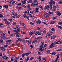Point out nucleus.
I'll return each mask as SVG.
<instances>
[{
    "instance_id": "6ab92c4d",
    "label": "nucleus",
    "mask_w": 62,
    "mask_h": 62,
    "mask_svg": "<svg viewBox=\"0 0 62 62\" xmlns=\"http://www.w3.org/2000/svg\"><path fill=\"white\" fill-rule=\"evenodd\" d=\"M8 43H6V45L4 46V47H8Z\"/></svg>"
},
{
    "instance_id": "393cba45",
    "label": "nucleus",
    "mask_w": 62,
    "mask_h": 62,
    "mask_svg": "<svg viewBox=\"0 0 62 62\" xmlns=\"http://www.w3.org/2000/svg\"><path fill=\"white\" fill-rule=\"evenodd\" d=\"M47 48H44L43 49H42V52H44L45 50H46V49H47Z\"/></svg>"
},
{
    "instance_id": "5701e85b",
    "label": "nucleus",
    "mask_w": 62,
    "mask_h": 62,
    "mask_svg": "<svg viewBox=\"0 0 62 62\" xmlns=\"http://www.w3.org/2000/svg\"><path fill=\"white\" fill-rule=\"evenodd\" d=\"M38 31H36V32L34 31V34L35 35H37L38 34Z\"/></svg>"
},
{
    "instance_id": "bf43d9fd",
    "label": "nucleus",
    "mask_w": 62,
    "mask_h": 62,
    "mask_svg": "<svg viewBox=\"0 0 62 62\" xmlns=\"http://www.w3.org/2000/svg\"><path fill=\"white\" fill-rule=\"evenodd\" d=\"M30 7H31L30 5H28L27 6V8H30Z\"/></svg>"
},
{
    "instance_id": "c9c22d12",
    "label": "nucleus",
    "mask_w": 62,
    "mask_h": 62,
    "mask_svg": "<svg viewBox=\"0 0 62 62\" xmlns=\"http://www.w3.org/2000/svg\"><path fill=\"white\" fill-rule=\"evenodd\" d=\"M18 16L17 14H15V13L13 17H15V16Z\"/></svg>"
},
{
    "instance_id": "b1692460",
    "label": "nucleus",
    "mask_w": 62,
    "mask_h": 62,
    "mask_svg": "<svg viewBox=\"0 0 62 62\" xmlns=\"http://www.w3.org/2000/svg\"><path fill=\"white\" fill-rule=\"evenodd\" d=\"M28 3H33V2L32 1V0H30L28 1Z\"/></svg>"
},
{
    "instance_id": "20e7f679",
    "label": "nucleus",
    "mask_w": 62,
    "mask_h": 62,
    "mask_svg": "<svg viewBox=\"0 0 62 62\" xmlns=\"http://www.w3.org/2000/svg\"><path fill=\"white\" fill-rule=\"evenodd\" d=\"M18 40H17L16 41V42H21V41H22V39H21L20 38H17Z\"/></svg>"
},
{
    "instance_id": "864d4df0",
    "label": "nucleus",
    "mask_w": 62,
    "mask_h": 62,
    "mask_svg": "<svg viewBox=\"0 0 62 62\" xmlns=\"http://www.w3.org/2000/svg\"><path fill=\"white\" fill-rule=\"evenodd\" d=\"M26 19H27V20H29V16H27L26 17Z\"/></svg>"
},
{
    "instance_id": "49530a36",
    "label": "nucleus",
    "mask_w": 62,
    "mask_h": 62,
    "mask_svg": "<svg viewBox=\"0 0 62 62\" xmlns=\"http://www.w3.org/2000/svg\"><path fill=\"white\" fill-rule=\"evenodd\" d=\"M39 7H40V8H41V9H42V10H43V7H42V6L41 5H40L39 6Z\"/></svg>"
},
{
    "instance_id": "bb28decb",
    "label": "nucleus",
    "mask_w": 62,
    "mask_h": 62,
    "mask_svg": "<svg viewBox=\"0 0 62 62\" xmlns=\"http://www.w3.org/2000/svg\"><path fill=\"white\" fill-rule=\"evenodd\" d=\"M19 26V25H17L14 28L15 29H16V28H17Z\"/></svg>"
},
{
    "instance_id": "603ef678",
    "label": "nucleus",
    "mask_w": 62,
    "mask_h": 62,
    "mask_svg": "<svg viewBox=\"0 0 62 62\" xmlns=\"http://www.w3.org/2000/svg\"><path fill=\"white\" fill-rule=\"evenodd\" d=\"M51 30L53 31H55V29L54 28H52V29Z\"/></svg>"
},
{
    "instance_id": "a878e982",
    "label": "nucleus",
    "mask_w": 62,
    "mask_h": 62,
    "mask_svg": "<svg viewBox=\"0 0 62 62\" xmlns=\"http://www.w3.org/2000/svg\"><path fill=\"white\" fill-rule=\"evenodd\" d=\"M44 42H42L41 43L40 45L43 46L44 45Z\"/></svg>"
},
{
    "instance_id": "a19ab883",
    "label": "nucleus",
    "mask_w": 62,
    "mask_h": 62,
    "mask_svg": "<svg viewBox=\"0 0 62 62\" xmlns=\"http://www.w3.org/2000/svg\"><path fill=\"white\" fill-rule=\"evenodd\" d=\"M39 3L38 2H36L35 4V5L36 6H37V5H39Z\"/></svg>"
},
{
    "instance_id": "423d86ee",
    "label": "nucleus",
    "mask_w": 62,
    "mask_h": 62,
    "mask_svg": "<svg viewBox=\"0 0 62 62\" xmlns=\"http://www.w3.org/2000/svg\"><path fill=\"white\" fill-rule=\"evenodd\" d=\"M53 11H55L56 10V7L54 6H53Z\"/></svg>"
},
{
    "instance_id": "e2e57ef3",
    "label": "nucleus",
    "mask_w": 62,
    "mask_h": 62,
    "mask_svg": "<svg viewBox=\"0 0 62 62\" xmlns=\"http://www.w3.org/2000/svg\"><path fill=\"white\" fill-rule=\"evenodd\" d=\"M11 40H7L6 42H10Z\"/></svg>"
},
{
    "instance_id": "c85d7f7f",
    "label": "nucleus",
    "mask_w": 62,
    "mask_h": 62,
    "mask_svg": "<svg viewBox=\"0 0 62 62\" xmlns=\"http://www.w3.org/2000/svg\"><path fill=\"white\" fill-rule=\"evenodd\" d=\"M19 57H19V56L16 57L15 58V60H16H16H18V59H19Z\"/></svg>"
},
{
    "instance_id": "13d9d810",
    "label": "nucleus",
    "mask_w": 62,
    "mask_h": 62,
    "mask_svg": "<svg viewBox=\"0 0 62 62\" xmlns=\"http://www.w3.org/2000/svg\"><path fill=\"white\" fill-rule=\"evenodd\" d=\"M49 14H52V15H53V12H49Z\"/></svg>"
},
{
    "instance_id": "58836bf2",
    "label": "nucleus",
    "mask_w": 62,
    "mask_h": 62,
    "mask_svg": "<svg viewBox=\"0 0 62 62\" xmlns=\"http://www.w3.org/2000/svg\"><path fill=\"white\" fill-rule=\"evenodd\" d=\"M29 60V58L28 57H27V59L26 60V61L27 62V61H28Z\"/></svg>"
},
{
    "instance_id": "4468645a",
    "label": "nucleus",
    "mask_w": 62,
    "mask_h": 62,
    "mask_svg": "<svg viewBox=\"0 0 62 62\" xmlns=\"http://www.w3.org/2000/svg\"><path fill=\"white\" fill-rule=\"evenodd\" d=\"M4 7L5 8H8V5H4Z\"/></svg>"
},
{
    "instance_id": "338daca9",
    "label": "nucleus",
    "mask_w": 62,
    "mask_h": 62,
    "mask_svg": "<svg viewBox=\"0 0 62 62\" xmlns=\"http://www.w3.org/2000/svg\"><path fill=\"white\" fill-rule=\"evenodd\" d=\"M54 42V44L55 43V44H59V43L58 42Z\"/></svg>"
},
{
    "instance_id": "72a5a7b5",
    "label": "nucleus",
    "mask_w": 62,
    "mask_h": 62,
    "mask_svg": "<svg viewBox=\"0 0 62 62\" xmlns=\"http://www.w3.org/2000/svg\"><path fill=\"white\" fill-rule=\"evenodd\" d=\"M41 29V28L40 27H38L37 28V29L38 30H40Z\"/></svg>"
},
{
    "instance_id": "3c124183",
    "label": "nucleus",
    "mask_w": 62,
    "mask_h": 62,
    "mask_svg": "<svg viewBox=\"0 0 62 62\" xmlns=\"http://www.w3.org/2000/svg\"><path fill=\"white\" fill-rule=\"evenodd\" d=\"M25 55H26V56H27L28 55H29V54H28V53H25Z\"/></svg>"
},
{
    "instance_id": "f704fd0d",
    "label": "nucleus",
    "mask_w": 62,
    "mask_h": 62,
    "mask_svg": "<svg viewBox=\"0 0 62 62\" xmlns=\"http://www.w3.org/2000/svg\"><path fill=\"white\" fill-rule=\"evenodd\" d=\"M56 17V16H55V17H53V20H54V19H57V18Z\"/></svg>"
},
{
    "instance_id": "cd10ccee",
    "label": "nucleus",
    "mask_w": 62,
    "mask_h": 62,
    "mask_svg": "<svg viewBox=\"0 0 62 62\" xmlns=\"http://www.w3.org/2000/svg\"><path fill=\"white\" fill-rule=\"evenodd\" d=\"M29 16L30 17H31V18H33V17H34V16H33L31 14H29Z\"/></svg>"
},
{
    "instance_id": "4d7b16f0",
    "label": "nucleus",
    "mask_w": 62,
    "mask_h": 62,
    "mask_svg": "<svg viewBox=\"0 0 62 62\" xmlns=\"http://www.w3.org/2000/svg\"><path fill=\"white\" fill-rule=\"evenodd\" d=\"M15 2H16V1H13V2H12V4L14 5V3H15Z\"/></svg>"
},
{
    "instance_id": "9b49d317",
    "label": "nucleus",
    "mask_w": 62,
    "mask_h": 62,
    "mask_svg": "<svg viewBox=\"0 0 62 62\" xmlns=\"http://www.w3.org/2000/svg\"><path fill=\"white\" fill-rule=\"evenodd\" d=\"M5 23V24H10V22H9L8 21H5L4 22Z\"/></svg>"
},
{
    "instance_id": "79ce46f5",
    "label": "nucleus",
    "mask_w": 62,
    "mask_h": 62,
    "mask_svg": "<svg viewBox=\"0 0 62 62\" xmlns=\"http://www.w3.org/2000/svg\"><path fill=\"white\" fill-rule=\"evenodd\" d=\"M16 22H14V23H13V25H16Z\"/></svg>"
},
{
    "instance_id": "5fc2aeb1",
    "label": "nucleus",
    "mask_w": 62,
    "mask_h": 62,
    "mask_svg": "<svg viewBox=\"0 0 62 62\" xmlns=\"http://www.w3.org/2000/svg\"><path fill=\"white\" fill-rule=\"evenodd\" d=\"M58 4H62V1H60L58 2Z\"/></svg>"
},
{
    "instance_id": "473e14b6",
    "label": "nucleus",
    "mask_w": 62,
    "mask_h": 62,
    "mask_svg": "<svg viewBox=\"0 0 62 62\" xmlns=\"http://www.w3.org/2000/svg\"><path fill=\"white\" fill-rule=\"evenodd\" d=\"M16 37L17 38H18L19 37V35L18 34H16Z\"/></svg>"
},
{
    "instance_id": "de8ad7c7",
    "label": "nucleus",
    "mask_w": 62,
    "mask_h": 62,
    "mask_svg": "<svg viewBox=\"0 0 62 62\" xmlns=\"http://www.w3.org/2000/svg\"><path fill=\"white\" fill-rule=\"evenodd\" d=\"M34 11L35 13H36V12H39V11L38 10H35Z\"/></svg>"
},
{
    "instance_id": "c03bdc74",
    "label": "nucleus",
    "mask_w": 62,
    "mask_h": 62,
    "mask_svg": "<svg viewBox=\"0 0 62 62\" xmlns=\"http://www.w3.org/2000/svg\"><path fill=\"white\" fill-rule=\"evenodd\" d=\"M58 24H59V25H62V22H59L58 23Z\"/></svg>"
},
{
    "instance_id": "a18cd8bd",
    "label": "nucleus",
    "mask_w": 62,
    "mask_h": 62,
    "mask_svg": "<svg viewBox=\"0 0 62 62\" xmlns=\"http://www.w3.org/2000/svg\"><path fill=\"white\" fill-rule=\"evenodd\" d=\"M50 53V50H48L47 52V54H49Z\"/></svg>"
},
{
    "instance_id": "774afa93",
    "label": "nucleus",
    "mask_w": 62,
    "mask_h": 62,
    "mask_svg": "<svg viewBox=\"0 0 62 62\" xmlns=\"http://www.w3.org/2000/svg\"><path fill=\"white\" fill-rule=\"evenodd\" d=\"M15 13H12V16H14V14Z\"/></svg>"
},
{
    "instance_id": "0e129e2a",
    "label": "nucleus",
    "mask_w": 62,
    "mask_h": 62,
    "mask_svg": "<svg viewBox=\"0 0 62 62\" xmlns=\"http://www.w3.org/2000/svg\"><path fill=\"white\" fill-rule=\"evenodd\" d=\"M30 24H32V25H33L34 24V23H32V22H31L30 23Z\"/></svg>"
},
{
    "instance_id": "c756f323",
    "label": "nucleus",
    "mask_w": 62,
    "mask_h": 62,
    "mask_svg": "<svg viewBox=\"0 0 62 62\" xmlns=\"http://www.w3.org/2000/svg\"><path fill=\"white\" fill-rule=\"evenodd\" d=\"M41 57L40 56H39V58L38 59V60H39V61H40L41 60Z\"/></svg>"
},
{
    "instance_id": "4c0bfd02",
    "label": "nucleus",
    "mask_w": 62,
    "mask_h": 62,
    "mask_svg": "<svg viewBox=\"0 0 62 62\" xmlns=\"http://www.w3.org/2000/svg\"><path fill=\"white\" fill-rule=\"evenodd\" d=\"M37 37L38 39H41L42 38L41 37Z\"/></svg>"
},
{
    "instance_id": "6e6d98bb",
    "label": "nucleus",
    "mask_w": 62,
    "mask_h": 62,
    "mask_svg": "<svg viewBox=\"0 0 62 62\" xmlns=\"http://www.w3.org/2000/svg\"><path fill=\"white\" fill-rule=\"evenodd\" d=\"M35 6V4L34 3H32L31 4V6Z\"/></svg>"
},
{
    "instance_id": "ddd939ff",
    "label": "nucleus",
    "mask_w": 62,
    "mask_h": 62,
    "mask_svg": "<svg viewBox=\"0 0 62 62\" xmlns=\"http://www.w3.org/2000/svg\"><path fill=\"white\" fill-rule=\"evenodd\" d=\"M53 35V33L52 32H51L50 33H49L48 35V37H49V36H51Z\"/></svg>"
},
{
    "instance_id": "e433bc0d",
    "label": "nucleus",
    "mask_w": 62,
    "mask_h": 62,
    "mask_svg": "<svg viewBox=\"0 0 62 62\" xmlns=\"http://www.w3.org/2000/svg\"><path fill=\"white\" fill-rule=\"evenodd\" d=\"M22 25L23 26H24V27L25 26V25L24 23H23L22 24Z\"/></svg>"
},
{
    "instance_id": "f3484780",
    "label": "nucleus",
    "mask_w": 62,
    "mask_h": 62,
    "mask_svg": "<svg viewBox=\"0 0 62 62\" xmlns=\"http://www.w3.org/2000/svg\"><path fill=\"white\" fill-rule=\"evenodd\" d=\"M20 29H17V31H16V33H19L20 32Z\"/></svg>"
},
{
    "instance_id": "680f3d73",
    "label": "nucleus",
    "mask_w": 62,
    "mask_h": 62,
    "mask_svg": "<svg viewBox=\"0 0 62 62\" xmlns=\"http://www.w3.org/2000/svg\"><path fill=\"white\" fill-rule=\"evenodd\" d=\"M2 50L3 51H5V49L4 48V47H2Z\"/></svg>"
},
{
    "instance_id": "aec40b11",
    "label": "nucleus",
    "mask_w": 62,
    "mask_h": 62,
    "mask_svg": "<svg viewBox=\"0 0 62 62\" xmlns=\"http://www.w3.org/2000/svg\"><path fill=\"white\" fill-rule=\"evenodd\" d=\"M38 34V35H41V33H40V32H39V31H37Z\"/></svg>"
},
{
    "instance_id": "9d476101",
    "label": "nucleus",
    "mask_w": 62,
    "mask_h": 62,
    "mask_svg": "<svg viewBox=\"0 0 62 62\" xmlns=\"http://www.w3.org/2000/svg\"><path fill=\"white\" fill-rule=\"evenodd\" d=\"M55 23V21H53L50 22V24H54V23Z\"/></svg>"
},
{
    "instance_id": "f03ea898",
    "label": "nucleus",
    "mask_w": 62,
    "mask_h": 62,
    "mask_svg": "<svg viewBox=\"0 0 62 62\" xmlns=\"http://www.w3.org/2000/svg\"><path fill=\"white\" fill-rule=\"evenodd\" d=\"M49 4H51L53 5V4L54 5H55V2L54 1H53V0H51L50 2H49Z\"/></svg>"
},
{
    "instance_id": "ea45409f",
    "label": "nucleus",
    "mask_w": 62,
    "mask_h": 62,
    "mask_svg": "<svg viewBox=\"0 0 62 62\" xmlns=\"http://www.w3.org/2000/svg\"><path fill=\"white\" fill-rule=\"evenodd\" d=\"M22 42L24 43H25V40L23 39Z\"/></svg>"
},
{
    "instance_id": "09e8293b",
    "label": "nucleus",
    "mask_w": 62,
    "mask_h": 62,
    "mask_svg": "<svg viewBox=\"0 0 62 62\" xmlns=\"http://www.w3.org/2000/svg\"><path fill=\"white\" fill-rule=\"evenodd\" d=\"M25 55V54H23L22 55V57H24Z\"/></svg>"
},
{
    "instance_id": "39448f33",
    "label": "nucleus",
    "mask_w": 62,
    "mask_h": 62,
    "mask_svg": "<svg viewBox=\"0 0 62 62\" xmlns=\"http://www.w3.org/2000/svg\"><path fill=\"white\" fill-rule=\"evenodd\" d=\"M49 5H45V7H44V9H48L49 8Z\"/></svg>"
},
{
    "instance_id": "052dcab7",
    "label": "nucleus",
    "mask_w": 62,
    "mask_h": 62,
    "mask_svg": "<svg viewBox=\"0 0 62 62\" xmlns=\"http://www.w3.org/2000/svg\"><path fill=\"white\" fill-rule=\"evenodd\" d=\"M8 58L7 57L4 58V59H5V60H8Z\"/></svg>"
},
{
    "instance_id": "2eb2a0df",
    "label": "nucleus",
    "mask_w": 62,
    "mask_h": 62,
    "mask_svg": "<svg viewBox=\"0 0 62 62\" xmlns=\"http://www.w3.org/2000/svg\"><path fill=\"white\" fill-rule=\"evenodd\" d=\"M41 23V21L40 20L38 21H37L36 22V23L37 24H40Z\"/></svg>"
},
{
    "instance_id": "412c9836",
    "label": "nucleus",
    "mask_w": 62,
    "mask_h": 62,
    "mask_svg": "<svg viewBox=\"0 0 62 62\" xmlns=\"http://www.w3.org/2000/svg\"><path fill=\"white\" fill-rule=\"evenodd\" d=\"M34 40L36 42L37 41H39V39H38V37H37Z\"/></svg>"
},
{
    "instance_id": "dca6fc26",
    "label": "nucleus",
    "mask_w": 62,
    "mask_h": 62,
    "mask_svg": "<svg viewBox=\"0 0 62 62\" xmlns=\"http://www.w3.org/2000/svg\"><path fill=\"white\" fill-rule=\"evenodd\" d=\"M1 36H2V37H5V34L3 33V32H2V33H1Z\"/></svg>"
},
{
    "instance_id": "1a4fd4ad",
    "label": "nucleus",
    "mask_w": 62,
    "mask_h": 62,
    "mask_svg": "<svg viewBox=\"0 0 62 62\" xmlns=\"http://www.w3.org/2000/svg\"><path fill=\"white\" fill-rule=\"evenodd\" d=\"M56 38V36L54 35L52 36H51V39H54Z\"/></svg>"
},
{
    "instance_id": "f8f14e48",
    "label": "nucleus",
    "mask_w": 62,
    "mask_h": 62,
    "mask_svg": "<svg viewBox=\"0 0 62 62\" xmlns=\"http://www.w3.org/2000/svg\"><path fill=\"white\" fill-rule=\"evenodd\" d=\"M50 54H52L53 55H55L56 54V53L55 52H53L52 53H50Z\"/></svg>"
},
{
    "instance_id": "6e6552de",
    "label": "nucleus",
    "mask_w": 62,
    "mask_h": 62,
    "mask_svg": "<svg viewBox=\"0 0 62 62\" xmlns=\"http://www.w3.org/2000/svg\"><path fill=\"white\" fill-rule=\"evenodd\" d=\"M52 5H53L52 4H50L49 5V8L51 10L52 9V7H53V6Z\"/></svg>"
},
{
    "instance_id": "a211bd4d",
    "label": "nucleus",
    "mask_w": 62,
    "mask_h": 62,
    "mask_svg": "<svg viewBox=\"0 0 62 62\" xmlns=\"http://www.w3.org/2000/svg\"><path fill=\"white\" fill-rule=\"evenodd\" d=\"M21 2L23 4H26V1H22Z\"/></svg>"
},
{
    "instance_id": "0eeeda50",
    "label": "nucleus",
    "mask_w": 62,
    "mask_h": 62,
    "mask_svg": "<svg viewBox=\"0 0 62 62\" xmlns=\"http://www.w3.org/2000/svg\"><path fill=\"white\" fill-rule=\"evenodd\" d=\"M56 14L58 16H60L61 15V13H60V12L59 11H57Z\"/></svg>"
},
{
    "instance_id": "4be33fe9",
    "label": "nucleus",
    "mask_w": 62,
    "mask_h": 62,
    "mask_svg": "<svg viewBox=\"0 0 62 62\" xmlns=\"http://www.w3.org/2000/svg\"><path fill=\"white\" fill-rule=\"evenodd\" d=\"M23 16L24 18H26V17H27V16H26V15L25 14H24Z\"/></svg>"
},
{
    "instance_id": "f257e3e1",
    "label": "nucleus",
    "mask_w": 62,
    "mask_h": 62,
    "mask_svg": "<svg viewBox=\"0 0 62 62\" xmlns=\"http://www.w3.org/2000/svg\"><path fill=\"white\" fill-rule=\"evenodd\" d=\"M54 42H53L49 46L50 48H52V47L53 48L54 46Z\"/></svg>"
},
{
    "instance_id": "7ed1b4c3",
    "label": "nucleus",
    "mask_w": 62,
    "mask_h": 62,
    "mask_svg": "<svg viewBox=\"0 0 62 62\" xmlns=\"http://www.w3.org/2000/svg\"><path fill=\"white\" fill-rule=\"evenodd\" d=\"M43 47V46L40 45V48H39V51L42 52V49H42Z\"/></svg>"
},
{
    "instance_id": "8fccbe9b",
    "label": "nucleus",
    "mask_w": 62,
    "mask_h": 62,
    "mask_svg": "<svg viewBox=\"0 0 62 62\" xmlns=\"http://www.w3.org/2000/svg\"><path fill=\"white\" fill-rule=\"evenodd\" d=\"M3 17V15L0 14V18H1V17Z\"/></svg>"
},
{
    "instance_id": "7c9ffc66",
    "label": "nucleus",
    "mask_w": 62,
    "mask_h": 62,
    "mask_svg": "<svg viewBox=\"0 0 62 62\" xmlns=\"http://www.w3.org/2000/svg\"><path fill=\"white\" fill-rule=\"evenodd\" d=\"M44 14L45 15H47V16H50V14L46 13H44Z\"/></svg>"
},
{
    "instance_id": "37998d69",
    "label": "nucleus",
    "mask_w": 62,
    "mask_h": 62,
    "mask_svg": "<svg viewBox=\"0 0 62 62\" xmlns=\"http://www.w3.org/2000/svg\"><path fill=\"white\" fill-rule=\"evenodd\" d=\"M34 59V58L32 57H31L30 58V60H32V59Z\"/></svg>"
},
{
    "instance_id": "69168bd1",
    "label": "nucleus",
    "mask_w": 62,
    "mask_h": 62,
    "mask_svg": "<svg viewBox=\"0 0 62 62\" xmlns=\"http://www.w3.org/2000/svg\"><path fill=\"white\" fill-rule=\"evenodd\" d=\"M33 33V32H30L29 33V35H32Z\"/></svg>"
},
{
    "instance_id": "2f4dec72",
    "label": "nucleus",
    "mask_w": 62,
    "mask_h": 62,
    "mask_svg": "<svg viewBox=\"0 0 62 62\" xmlns=\"http://www.w3.org/2000/svg\"><path fill=\"white\" fill-rule=\"evenodd\" d=\"M8 20L10 22H12L13 21L12 19H8Z\"/></svg>"
}]
</instances>
